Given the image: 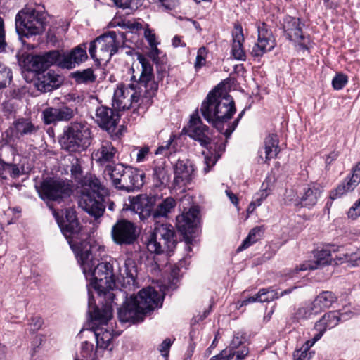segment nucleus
<instances>
[{
    "label": "nucleus",
    "mask_w": 360,
    "mask_h": 360,
    "mask_svg": "<svg viewBox=\"0 0 360 360\" xmlns=\"http://www.w3.org/2000/svg\"><path fill=\"white\" fill-rule=\"evenodd\" d=\"M176 201L173 198L169 197L158 204L157 207L154 209L153 220L155 222L160 217H167V214L174 209Z\"/></svg>",
    "instance_id": "473e14b6"
},
{
    "label": "nucleus",
    "mask_w": 360,
    "mask_h": 360,
    "mask_svg": "<svg viewBox=\"0 0 360 360\" xmlns=\"http://www.w3.org/2000/svg\"><path fill=\"white\" fill-rule=\"evenodd\" d=\"M304 24L302 23L300 18L287 15L283 18L282 23V29L283 34L286 39L291 41H300L299 46L303 50H307L309 48L307 44L302 41L306 39V37L303 34L302 27Z\"/></svg>",
    "instance_id": "f3484780"
},
{
    "label": "nucleus",
    "mask_w": 360,
    "mask_h": 360,
    "mask_svg": "<svg viewBox=\"0 0 360 360\" xmlns=\"http://www.w3.org/2000/svg\"><path fill=\"white\" fill-rule=\"evenodd\" d=\"M337 301L336 295L331 291H323L313 301L314 307L320 313L322 310L329 308Z\"/></svg>",
    "instance_id": "2f4dec72"
},
{
    "label": "nucleus",
    "mask_w": 360,
    "mask_h": 360,
    "mask_svg": "<svg viewBox=\"0 0 360 360\" xmlns=\"http://www.w3.org/2000/svg\"><path fill=\"white\" fill-rule=\"evenodd\" d=\"M262 227L256 226L250 230L248 236L243 241L242 244L238 248L237 251L241 252L250 245L255 243L261 236Z\"/></svg>",
    "instance_id": "e433bc0d"
},
{
    "label": "nucleus",
    "mask_w": 360,
    "mask_h": 360,
    "mask_svg": "<svg viewBox=\"0 0 360 360\" xmlns=\"http://www.w3.org/2000/svg\"><path fill=\"white\" fill-rule=\"evenodd\" d=\"M245 340V334L241 332L235 333L233 338L231 341L229 346H227L224 350L228 354H232L233 357L235 356L236 349H238L240 346H243L244 341Z\"/></svg>",
    "instance_id": "58836bf2"
},
{
    "label": "nucleus",
    "mask_w": 360,
    "mask_h": 360,
    "mask_svg": "<svg viewBox=\"0 0 360 360\" xmlns=\"http://www.w3.org/2000/svg\"><path fill=\"white\" fill-rule=\"evenodd\" d=\"M115 32L110 31L97 37L98 61H108L118 51L119 42Z\"/></svg>",
    "instance_id": "aec40b11"
},
{
    "label": "nucleus",
    "mask_w": 360,
    "mask_h": 360,
    "mask_svg": "<svg viewBox=\"0 0 360 360\" xmlns=\"http://www.w3.org/2000/svg\"><path fill=\"white\" fill-rule=\"evenodd\" d=\"M183 131L205 148L211 143L210 129L202 123L198 110L191 115L188 127H184Z\"/></svg>",
    "instance_id": "dca6fc26"
},
{
    "label": "nucleus",
    "mask_w": 360,
    "mask_h": 360,
    "mask_svg": "<svg viewBox=\"0 0 360 360\" xmlns=\"http://www.w3.org/2000/svg\"><path fill=\"white\" fill-rule=\"evenodd\" d=\"M233 359V354H228L223 349L219 354L212 356L210 360H231Z\"/></svg>",
    "instance_id": "13d9d810"
},
{
    "label": "nucleus",
    "mask_w": 360,
    "mask_h": 360,
    "mask_svg": "<svg viewBox=\"0 0 360 360\" xmlns=\"http://www.w3.org/2000/svg\"><path fill=\"white\" fill-rule=\"evenodd\" d=\"M42 120L46 125L56 124L59 122V117L56 107H48L42 111Z\"/></svg>",
    "instance_id": "ea45409f"
},
{
    "label": "nucleus",
    "mask_w": 360,
    "mask_h": 360,
    "mask_svg": "<svg viewBox=\"0 0 360 360\" xmlns=\"http://www.w3.org/2000/svg\"><path fill=\"white\" fill-rule=\"evenodd\" d=\"M144 37L147 40L150 46H154L156 42V37L154 33H153L152 30L147 27L144 31Z\"/></svg>",
    "instance_id": "6e6d98bb"
},
{
    "label": "nucleus",
    "mask_w": 360,
    "mask_h": 360,
    "mask_svg": "<svg viewBox=\"0 0 360 360\" xmlns=\"http://www.w3.org/2000/svg\"><path fill=\"white\" fill-rule=\"evenodd\" d=\"M124 274L126 276L124 278V284L132 286L133 289L138 288L137 267L134 260L131 258H127L124 262ZM131 289V287H129Z\"/></svg>",
    "instance_id": "7c9ffc66"
},
{
    "label": "nucleus",
    "mask_w": 360,
    "mask_h": 360,
    "mask_svg": "<svg viewBox=\"0 0 360 360\" xmlns=\"http://www.w3.org/2000/svg\"><path fill=\"white\" fill-rule=\"evenodd\" d=\"M321 190L316 186H309L304 189V193L301 197L300 204L302 207H311L316 204L320 197Z\"/></svg>",
    "instance_id": "72a5a7b5"
},
{
    "label": "nucleus",
    "mask_w": 360,
    "mask_h": 360,
    "mask_svg": "<svg viewBox=\"0 0 360 360\" xmlns=\"http://www.w3.org/2000/svg\"><path fill=\"white\" fill-rule=\"evenodd\" d=\"M171 174L165 161L155 162L153 168L152 180L154 186L160 190L165 188L169 184Z\"/></svg>",
    "instance_id": "cd10ccee"
},
{
    "label": "nucleus",
    "mask_w": 360,
    "mask_h": 360,
    "mask_svg": "<svg viewBox=\"0 0 360 360\" xmlns=\"http://www.w3.org/2000/svg\"><path fill=\"white\" fill-rule=\"evenodd\" d=\"M232 37L231 54L233 57L237 60L245 61L246 54L243 47L244 36L242 27L240 25H235Z\"/></svg>",
    "instance_id": "c85d7f7f"
},
{
    "label": "nucleus",
    "mask_w": 360,
    "mask_h": 360,
    "mask_svg": "<svg viewBox=\"0 0 360 360\" xmlns=\"http://www.w3.org/2000/svg\"><path fill=\"white\" fill-rule=\"evenodd\" d=\"M200 112L204 119L223 134L224 124L229 123L236 108L232 96L227 94L223 95L221 89L216 86L202 101Z\"/></svg>",
    "instance_id": "7ed1b4c3"
},
{
    "label": "nucleus",
    "mask_w": 360,
    "mask_h": 360,
    "mask_svg": "<svg viewBox=\"0 0 360 360\" xmlns=\"http://www.w3.org/2000/svg\"><path fill=\"white\" fill-rule=\"evenodd\" d=\"M172 345V341L169 338H166L160 345V351L163 356L167 354L169 347Z\"/></svg>",
    "instance_id": "bf43d9fd"
},
{
    "label": "nucleus",
    "mask_w": 360,
    "mask_h": 360,
    "mask_svg": "<svg viewBox=\"0 0 360 360\" xmlns=\"http://www.w3.org/2000/svg\"><path fill=\"white\" fill-rule=\"evenodd\" d=\"M6 46L4 21L3 18L0 17V53L5 50Z\"/></svg>",
    "instance_id": "603ef678"
},
{
    "label": "nucleus",
    "mask_w": 360,
    "mask_h": 360,
    "mask_svg": "<svg viewBox=\"0 0 360 360\" xmlns=\"http://www.w3.org/2000/svg\"><path fill=\"white\" fill-rule=\"evenodd\" d=\"M160 4L167 11L173 10L179 5L177 0H160Z\"/></svg>",
    "instance_id": "864d4df0"
},
{
    "label": "nucleus",
    "mask_w": 360,
    "mask_h": 360,
    "mask_svg": "<svg viewBox=\"0 0 360 360\" xmlns=\"http://www.w3.org/2000/svg\"><path fill=\"white\" fill-rule=\"evenodd\" d=\"M91 141V129L82 122H72L65 127L59 139L62 148L70 153L84 151Z\"/></svg>",
    "instance_id": "6e6552de"
},
{
    "label": "nucleus",
    "mask_w": 360,
    "mask_h": 360,
    "mask_svg": "<svg viewBox=\"0 0 360 360\" xmlns=\"http://www.w3.org/2000/svg\"><path fill=\"white\" fill-rule=\"evenodd\" d=\"M258 40L255 44L251 51L254 57H260L265 53L271 51L274 46V40L271 30L268 28V25L262 22L257 27Z\"/></svg>",
    "instance_id": "4be33fe9"
},
{
    "label": "nucleus",
    "mask_w": 360,
    "mask_h": 360,
    "mask_svg": "<svg viewBox=\"0 0 360 360\" xmlns=\"http://www.w3.org/2000/svg\"><path fill=\"white\" fill-rule=\"evenodd\" d=\"M11 129L15 137L20 139L36 135L39 130V127L32 123L30 119L21 117L13 122Z\"/></svg>",
    "instance_id": "bb28decb"
},
{
    "label": "nucleus",
    "mask_w": 360,
    "mask_h": 360,
    "mask_svg": "<svg viewBox=\"0 0 360 360\" xmlns=\"http://www.w3.org/2000/svg\"><path fill=\"white\" fill-rule=\"evenodd\" d=\"M60 51L52 50L33 56L30 61L32 71L35 72L34 86L42 93L49 92L59 86V76L47 69L51 65L58 67Z\"/></svg>",
    "instance_id": "39448f33"
},
{
    "label": "nucleus",
    "mask_w": 360,
    "mask_h": 360,
    "mask_svg": "<svg viewBox=\"0 0 360 360\" xmlns=\"http://www.w3.org/2000/svg\"><path fill=\"white\" fill-rule=\"evenodd\" d=\"M278 137L276 134H269L264 139V147L263 148L265 153V160L264 162L275 158L280 152L278 146Z\"/></svg>",
    "instance_id": "c756f323"
},
{
    "label": "nucleus",
    "mask_w": 360,
    "mask_h": 360,
    "mask_svg": "<svg viewBox=\"0 0 360 360\" xmlns=\"http://www.w3.org/2000/svg\"><path fill=\"white\" fill-rule=\"evenodd\" d=\"M340 320V313L338 311H332L325 314L322 318L316 322L317 326L330 329L336 326Z\"/></svg>",
    "instance_id": "c9c22d12"
},
{
    "label": "nucleus",
    "mask_w": 360,
    "mask_h": 360,
    "mask_svg": "<svg viewBox=\"0 0 360 360\" xmlns=\"http://www.w3.org/2000/svg\"><path fill=\"white\" fill-rule=\"evenodd\" d=\"M117 151L110 141L105 140L101 142L100 147L94 151L93 159L99 165L105 167L108 165H115L113 160Z\"/></svg>",
    "instance_id": "393cba45"
},
{
    "label": "nucleus",
    "mask_w": 360,
    "mask_h": 360,
    "mask_svg": "<svg viewBox=\"0 0 360 360\" xmlns=\"http://www.w3.org/2000/svg\"><path fill=\"white\" fill-rule=\"evenodd\" d=\"M30 324L33 326L34 330H37L41 327L43 320L39 316H35L32 319Z\"/></svg>",
    "instance_id": "0e129e2a"
},
{
    "label": "nucleus",
    "mask_w": 360,
    "mask_h": 360,
    "mask_svg": "<svg viewBox=\"0 0 360 360\" xmlns=\"http://www.w3.org/2000/svg\"><path fill=\"white\" fill-rule=\"evenodd\" d=\"M206 48L205 46L200 47L198 51L195 62L194 64V67L196 71H198L199 69H200L203 65H205L206 62Z\"/></svg>",
    "instance_id": "09e8293b"
},
{
    "label": "nucleus",
    "mask_w": 360,
    "mask_h": 360,
    "mask_svg": "<svg viewBox=\"0 0 360 360\" xmlns=\"http://www.w3.org/2000/svg\"><path fill=\"white\" fill-rule=\"evenodd\" d=\"M154 200L146 195H139L131 200L130 210L137 214L141 220L153 219Z\"/></svg>",
    "instance_id": "5701e85b"
},
{
    "label": "nucleus",
    "mask_w": 360,
    "mask_h": 360,
    "mask_svg": "<svg viewBox=\"0 0 360 360\" xmlns=\"http://www.w3.org/2000/svg\"><path fill=\"white\" fill-rule=\"evenodd\" d=\"M12 72L10 68L0 63V89L11 84Z\"/></svg>",
    "instance_id": "79ce46f5"
},
{
    "label": "nucleus",
    "mask_w": 360,
    "mask_h": 360,
    "mask_svg": "<svg viewBox=\"0 0 360 360\" xmlns=\"http://www.w3.org/2000/svg\"><path fill=\"white\" fill-rule=\"evenodd\" d=\"M71 77L75 79L77 84H89L96 80V75L91 68L73 72L71 73Z\"/></svg>",
    "instance_id": "f704fd0d"
},
{
    "label": "nucleus",
    "mask_w": 360,
    "mask_h": 360,
    "mask_svg": "<svg viewBox=\"0 0 360 360\" xmlns=\"http://www.w3.org/2000/svg\"><path fill=\"white\" fill-rule=\"evenodd\" d=\"M226 195L229 197L230 201L236 206L238 204V199L236 195L233 193L231 191H226Z\"/></svg>",
    "instance_id": "774afa93"
},
{
    "label": "nucleus",
    "mask_w": 360,
    "mask_h": 360,
    "mask_svg": "<svg viewBox=\"0 0 360 360\" xmlns=\"http://www.w3.org/2000/svg\"><path fill=\"white\" fill-rule=\"evenodd\" d=\"M87 58L86 44H82L69 51H60L58 67L62 69L72 70L86 60Z\"/></svg>",
    "instance_id": "a211bd4d"
},
{
    "label": "nucleus",
    "mask_w": 360,
    "mask_h": 360,
    "mask_svg": "<svg viewBox=\"0 0 360 360\" xmlns=\"http://www.w3.org/2000/svg\"><path fill=\"white\" fill-rule=\"evenodd\" d=\"M199 213L197 207H191L187 212L176 217V226L187 245L192 244L195 238L199 223Z\"/></svg>",
    "instance_id": "4468645a"
},
{
    "label": "nucleus",
    "mask_w": 360,
    "mask_h": 360,
    "mask_svg": "<svg viewBox=\"0 0 360 360\" xmlns=\"http://www.w3.org/2000/svg\"><path fill=\"white\" fill-rule=\"evenodd\" d=\"M88 314L91 321V328L87 330V331L95 338L98 347L106 349L111 342L112 337L109 330L106 329L103 330V328L102 326H106L112 317L105 323H101L96 321L89 312Z\"/></svg>",
    "instance_id": "a878e982"
},
{
    "label": "nucleus",
    "mask_w": 360,
    "mask_h": 360,
    "mask_svg": "<svg viewBox=\"0 0 360 360\" xmlns=\"http://www.w3.org/2000/svg\"><path fill=\"white\" fill-rule=\"evenodd\" d=\"M158 44H155L154 46H150L151 51L149 53V57L153 59V60L158 63L157 58L158 57L160 51L157 47Z\"/></svg>",
    "instance_id": "69168bd1"
},
{
    "label": "nucleus",
    "mask_w": 360,
    "mask_h": 360,
    "mask_svg": "<svg viewBox=\"0 0 360 360\" xmlns=\"http://www.w3.org/2000/svg\"><path fill=\"white\" fill-rule=\"evenodd\" d=\"M70 172L72 177L82 183L79 206L95 219H99L105 210L108 189L95 176H86L82 180V161L79 158H72Z\"/></svg>",
    "instance_id": "f03ea898"
},
{
    "label": "nucleus",
    "mask_w": 360,
    "mask_h": 360,
    "mask_svg": "<svg viewBox=\"0 0 360 360\" xmlns=\"http://www.w3.org/2000/svg\"><path fill=\"white\" fill-rule=\"evenodd\" d=\"M58 110L60 122H68L72 120L75 114L76 109L66 105H61L56 107Z\"/></svg>",
    "instance_id": "a19ab883"
},
{
    "label": "nucleus",
    "mask_w": 360,
    "mask_h": 360,
    "mask_svg": "<svg viewBox=\"0 0 360 360\" xmlns=\"http://www.w3.org/2000/svg\"><path fill=\"white\" fill-rule=\"evenodd\" d=\"M143 4V0H129V8L131 10H137Z\"/></svg>",
    "instance_id": "338daca9"
},
{
    "label": "nucleus",
    "mask_w": 360,
    "mask_h": 360,
    "mask_svg": "<svg viewBox=\"0 0 360 360\" xmlns=\"http://www.w3.org/2000/svg\"><path fill=\"white\" fill-rule=\"evenodd\" d=\"M315 329L318 331L316 334L311 338L312 344H315L323 336L324 333L326 332L325 328L321 326H317V323L315 324Z\"/></svg>",
    "instance_id": "680f3d73"
},
{
    "label": "nucleus",
    "mask_w": 360,
    "mask_h": 360,
    "mask_svg": "<svg viewBox=\"0 0 360 360\" xmlns=\"http://www.w3.org/2000/svg\"><path fill=\"white\" fill-rule=\"evenodd\" d=\"M98 50V42H97V37L91 41L89 44V52L90 54V56L96 61H98V56L96 55V52Z\"/></svg>",
    "instance_id": "5fc2aeb1"
},
{
    "label": "nucleus",
    "mask_w": 360,
    "mask_h": 360,
    "mask_svg": "<svg viewBox=\"0 0 360 360\" xmlns=\"http://www.w3.org/2000/svg\"><path fill=\"white\" fill-rule=\"evenodd\" d=\"M0 167L13 179H16L20 175V168L18 165L7 163L0 160Z\"/></svg>",
    "instance_id": "c03bdc74"
},
{
    "label": "nucleus",
    "mask_w": 360,
    "mask_h": 360,
    "mask_svg": "<svg viewBox=\"0 0 360 360\" xmlns=\"http://www.w3.org/2000/svg\"><path fill=\"white\" fill-rule=\"evenodd\" d=\"M266 290H267V292L266 293V295H268V297H266V298L262 299V300L264 302H269L275 299H278V298L282 297V296H280V293H278V292H276L274 290H269V289H266Z\"/></svg>",
    "instance_id": "052dcab7"
},
{
    "label": "nucleus",
    "mask_w": 360,
    "mask_h": 360,
    "mask_svg": "<svg viewBox=\"0 0 360 360\" xmlns=\"http://www.w3.org/2000/svg\"><path fill=\"white\" fill-rule=\"evenodd\" d=\"M61 232L67 239L71 249L75 252L84 247V243H91L88 234L82 231V227L77 217V212L72 208L65 211V219L58 222Z\"/></svg>",
    "instance_id": "9b49d317"
},
{
    "label": "nucleus",
    "mask_w": 360,
    "mask_h": 360,
    "mask_svg": "<svg viewBox=\"0 0 360 360\" xmlns=\"http://www.w3.org/2000/svg\"><path fill=\"white\" fill-rule=\"evenodd\" d=\"M343 257L340 256L338 259L342 262H349L352 266L360 265V251L349 252L342 254Z\"/></svg>",
    "instance_id": "37998d69"
},
{
    "label": "nucleus",
    "mask_w": 360,
    "mask_h": 360,
    "mask_svg": "<svg viewBox=\"0 0 360 360\" xmlns=\"http://www.w3.org/2000/svg\"><path fill=\"white\" fill-rule=\"evenodd\" d=\"M177 244V236L174 227L169 224L155 222L154 231L147 243V249L151 253L160 254L173 251Z\"/></svg>",
    "instance_id": "f8f14e48"
},
{
    "label": "nucleus",
    "mask_w": 360,
    "mask_h": 360,
    "mask_svg": "<svg viewBox=\"0 0 360 360\" xmlns=\"http://www.w3.org/2000/svg\"><path fill=\"white\" fill-rule=\"evenodd\" d=\"M137 59L141 65V72L136 80V76L132 75L128 88L134 91L131 95L132 103H138L142 96L153 97L158 89V84L153 80V68L150 61L142 54L139 53Z\"/></svg>",
    "instance_id": "0eeeda50"
},
{
    "label": "nucleus",
    "mask_w": 360,
    "mask_h": 360,
    "mask_svg": "<svg viewBox=\"0 0 360 360\" xmlns=\"http://www.w3.org/2000/svg\"><path fill=\"white\" fill-rule=\"evenodd\" d=\"M120 120L119 112L112 108L101 105L96 110V123L101 129L106 131L114 140L120 139L124 130L123 125L118 127Z\"/></svg>",
    "instance_id": "ddd939ff"
},
{
    "label": "nucleus",
    "mask_w": 360,
    "mask_h": 360,
    "mask_svg": "<svg viewBox=\"0 0 360 360\" xmlns=\"http://www.w3.org/2000/svg\"><path fill=\"white\" fill-rule=\"evenodd\" d=\"M174 188H181L190 184L195 176V166L188 159L178 160L174 167Z\"/></svg>",
    "instance_id": "6ab92c4d"
},
{
    "label": "nucleus",
    "mask_w": 360,
    "mask_h": 360,
    "mask_svg": "<svg viewBox=\"0 0 360 360\" xmlns=\"http://www.w3.org/2000/svg\"><path fill=\"white\" fill-rule=\"evenodd\" d=\"M46 14L34 8H25L15 16V29L20 37H30L41 34L45 29Z\"/></svg>",
    "instance_id": "9d476101"
},
{
    "label": "nucleus",
    "mask_w": 360,
    "mask_h": 360,
    "mask_svg": "<svg viewBox=\"0 0 360 360\" xmlns=\"http://www.w3.org/2000/svg\"><path fill=\"white\" fill-rule=\"evenodd\" d=\"M267 292V290L265 288L260 289L257 294H256L255 296L249 297L248 298L244 300L242 302L241 306L243 305H247L250 303H252L255 302H264L262 300V296L266 295V293Z\"/></svg>",
    "instance_id": "8fccbe9b"
},
{
    "label": "nucleus",
    "mask_w": 360,
    "mask_h": 360,
    "mask_svg": "<svg viewBox=\"0 0 360 360\" xmlns=\"http://www.w3.org/2000/svg\"><path fill=\"white\" fill-rule=\"evenodd\" d=\"M348 82V77L343 73H338L332 80V86L335 90H340L345 87Z\"/></svg>",
    "instance_id": "de8ad7c7"
},
{
    "label": "nucleus",
    "mask_w": 360,
    "mask_h": 360,
    "mask_svg": "<svg viewBox=\"0 0 360 360\" xmlns=\"http://www.w3.org/2000/svg\"><path fill=\"white\" fill-rule=\"evenodd\" d=\"M39 198L50 207L49 202L58 204L64 202L72 193V186L66 180L60 178L47 176L35 186Z\"/></svg>",
    "instance_id": "1a4fd4ad"
},
{
    "label": "nucleus",
    "mask_w": 360,
    "mask_h": 360,
    "mask_svg": "<svg viewBox=\"0 0 360 360\" xmlns=\"http://www.w3.org/2000/svg\"><path fill=\"white\" fill-rule=\"evenodd\" d=\"M103 174L109 176L112 184L120 191L131 192L139 190L144 183L145 174L141 170L120 163L107 165Z\"/></svg>",
    "instance_id": "423d86ee"
},
{
    "label": "nucleus",
    "mask_w": 360,
    "mask_h": 360,
    "mask_svg": "<svg viewBox=\"0 0 360 360\" xmlns=\"http://www.w3.org/2000/svg\"><path fill=\"white\" fill-rule=\"evenodd\" d=\"M174 136H172L170 139L165 143V144H162L155 151L156 155H162L164 156H169L171 155L173 152H174V147H172V143L174 141Z\"/></svg>",
    "instance_id": "a18cd8bd"
},
{
    "label": "nucleus",
    "mask_w": 360,
    "mask_h": 360,
    "mask_svg": "<svg viewBox=\"0 0 360 360\" xmlns=\"http://www.w3.org/2000/svg\"><path fill=\"white\" fill-rule=\"evenodd\" d=\"M245 112V109L243 110L238 115L237 118H236L233 122H229L227 124V128L224 130V132H223V135L226 137V139H229L232 134V133L234 131V130L236 129L237 126L238 125V123L243 116L244 115Z\"/></svg>",
    "instance_id": "49530a36"
},
{
    "label": "nucleus",
    "mask_w": 360,
    "mask_h": 360,
    "mask_svg": "<svg viewBox=\"0 0 360 360\" xmlns=\"http://www.w3.org/2000/svg\"><path fill=\"white\" fill-rule=\"evenodd\" d=\"M111 236L113 242L118 245H132L138 238L136 226L127 219H120L112 226Z\"/></svg>",
    "instance_id": "2eb2a0df"
},
{
    "label": "nucleus",
    "mask_w": 360,
    "mask_h": 360,
    "mask_svg": "<svg viewBox=\"0 0 360 360\" xmlns=\"http://www.w3.org/2000/svg\"><path fill=\"white\" fill-rule=\"evenodd\" d=\"M360 183V162L352 168V174L347 178L344 182L330 192V198L335 200L342 197L349 191H353Z\"/></svg>",
    "instance_id": "b1692460"
},
{
    "label": "nucleus",
    "mask_w": 360,
    "mask_h": 360,
    "mask_svg": "<svg viewBox=\"0 0 360 360\" xmlns=\"http://www.w3.org/2000/svg\"><path fill=\"white\" fill-rule=\"evenodd\" d=\"M343 247H335L334 245H328L321 250H317L314 254L315 260L307 261L295 269V273L300 271L314 270L330 264L332 252H338Z\"/></svg>",
    "instance_id": "412c9836"
},
{
    "label": "nucleus",
    "mask_w": 360,
    "mask_h": 360,
    "mask_svg": "<svg viewBox=\"0 0 360 360\" xmlns=\"http://www.w3.org/2000/svg\"><path fill=\"white\" fill-rule=\"evenodd\" d=\"M347 215L349 218L352 219H356L360 215V199L349 208Z\"/></svg>",
    "instance_id": "3c124183"
},
{
    "label": "nucleus",
    "mask_w": 360,
    "mask_h": 360,
    "mask_svg": "<svg viewBox=\"0 0 360 360\" xmlns=\"http://www.w3.org/2000/svg\"><path fill=\"white\" fill-rule=\"evenodd\" d=\"M249 353V349L243 345L240 349L236 351L235 355L236 360H244Z\"/></svg>",
    "instance_id": "4d7b16f0"
},
{
    "label": "nucleus",
    "mask_w": 360,
    "mask_h": 360,
    "mask_svg": "<svg viewBox=\"0 0 360 360\" xmlns=\"http://www.w3.org/2000/svg\"><path fill=\"white\" fill-rule=\"evenodd\" d=\"M160 295L152 287L141 290L137 295H131L118 309V318L121 322L132 323L143 321L147 314H150L162 305Z\"/></svg>",
    "instance_id": "20e7f679"
},
{
    "label": "nucleus",
    "mask_w": 360,
    "mask_h": 360,
    "mask_svg": "<svg viewBox=\"0 0 360 360\" xmlns=\"http://www.w3.org/2000/svg\"><path fill=\"white\" fill-rule=\"evenodd\" d=\"M319 314L318 309L314 307V303L312 302L307 306L298 308L295 313V318L297 320L311 319L313 316H316Z\"/></svg>",
    "instance_id": "4c0bfd02"
},
{
    "label": "nucleus",
    "mask_w": 360,
    "mask_h": 360,
    "mask_svg": "<svg viewBox=\"0 0 360 360\" xmlns=\"http://www.w3.org/2000/svg\"><path fill=\"white\" fill-rule=\"evenodd\" d=\"M148 153H149L148 147L141 148L139 150V153H137L136 161L138 162H143Z\"/></svg>",
    "instance_id": "e2e57ef3"
},
{
    "label": "nucleus",
    "mask_w": 360,
    "mask_h": 360,
    "mask_svg": "<svg viewBox=\"0 0 360 360\" xmlns=\"http://www.w3.org/2000/svg\"><path fill=\"white\" fill-rule=\"evenodd\" d=\"M84 247L75 252L86 279L90 285L97 292L101 298V307L96 305L94 296L88 290L89 313L96 321L105 323L112 317V304L116 295L112 292L115 285V273L113 263L99 262L92 255L94 247L91 243H84Z\"/></svg>",
    "instance_id": "f257e3e1"
}]
</instances>
